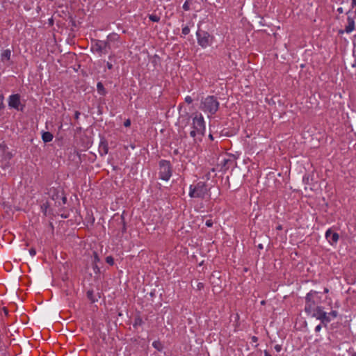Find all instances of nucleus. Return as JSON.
<instances>
[{
    "mask_svg": "<svg viewBox=\"0 0 356 356\" xmlns=\"http://www.w3.org/2000/svg\"><path fill=\"white\" fill-rule=\"evenodd\" d=\"M209 138H210L211 140H213V136H212V135H211V134H210V135H209Z\"/></svg>",
    "mask_w": 356,
    "mask_h": 356,
    "instance_id": "79ce46f5",
    "label": "nucleus"
},
{
    "mask_svg": "<svg viewBox=\"0 0 356 356\" xmlns=\"http://www.w3.org/2000/svg\"><path fill=\"white\" fill-rule=\"evenodd\" d=\"M185 102H186V103H188V104H191V103H192L193 99H192L191 97H190V96H186V97H185Z\"/></svg>",
    "mask_w": 356,
    "mask_h": 356,
    "instance_id": "b1692460",
    "label": "nucleus"
},
{
    "mask_svg": "<svg viewBox=\"0 0 356 356\" xmlns=\"http://www.w3.org/2000/svg\"><path fill=\"white\" fill-rule=\"evenodd\" d=\"M79 115H80V112H79V111H76V112H75V114H74V117H75V118H76V119H78V118H79Z\"/></svg>",
    "mask_w": 356,
    "mask_h": 356,
    "instance_id": "473e14b6",
    "label": "nucleus"
},
{
    "mask_svg": "<svg viewBox=\"0 0 356 356\" xmlns=\"http://www.w3.org/2000/svg\"><path fill=\"white\" fill-rule=\"evenodd\" d=\"M277 229H282V226L281 225H279L277 227Z\"/></svg>",
    "mask_w": 356,
    "mask_h": 356,
    "instance_id": "ea45409f",
    "label": "nucleus"
},
{
    "mask_svg": "<svg viewBox=\"0 0 356 356\" xmlns=\"http://www.w3.org/2000/svg\"><path fill=\"white\" fill-rule=\"evenodd\" d=\"M149 19L154 22H158L160 21V17L154 14L149 15Z\"/></svg>",
    "mask_w": 356,
    "mask_h": 356,
    "instance_id": "aec40b11",
    "label": "nucleus"
},
{
    "mask_svg": "<svg viewBox=\"0 0 356 356\" xmlns=\"http://www.w3.org/2000/svg\"><path fill=\"white\" fill-rule=\"evenodd\" d=\"M131 124V121L130 120H127L124 122V127H129Z\"/></svg>",
    "mask_w": 356,
    "mask_h": 356,
    "instance_id": "bb28decb",
    "label": "nucleus"
},
{
    "mask_svg": "<svg viewBox=\"0 0 356 356\" xmlns=\"http://www.w3.org/2000/svg\"><path fill=\"white\" fill-rule=\"evenodd\" d=\"M182 34H184V35H186L189 33L190 32V29L188 27V26H185L182 29Z\"/></svg>",
    "mask_w": 356,
    "mask_h": 356,
    "instance_id": "4be33fe9",
    "label": "nucleus"
},
{
    "mask_svg": "<svg viewBox=\"0 0 356 356\" xmlns=\"http://www.w3.org/2000/svg\"><path fill=\"white\" fill-rule=\"evenodd\" d=\"M3 95H0V104L3 105Z\"/></svg>",
    "mask_w": 356,
    "mask_h": 356,
    "instance_id": "f704fd0d",
    "label": "nucleus"
},
{
    "mask_svg": "<svg viewBox=\"0 0 356 356\" xmlns=\"http://www.w3.org/2000/svg\"><path fill=\"white\" fill-rule=\"evenodd\" d=\"M106 66H107L108 69H109V70L112 69V67H113V65L109 62H107Z\"/></svg>",
    "mask_w": 356,
    "mask_h": 356,
    "instance_id": "2f4dec72",
    "label": "nucleus"
},
{
    "mask_svg": "<svg viewBox=\"0 0 356 356\" xmlns=\"http://www.w3.org/2000/svg\"><path fill=\"white\" fill-rule=\"evenodd\" d=\"M20 104V97L19 95H12L9 97L8 106L16 109L19 108Z\"/></svg>",
    "mask_w": 356,
    "mask_h": 356,
    "instance_id": "1a4fd4ad",
    "label": "nucleus"
},
{
    "mask_svg": "<svg viewBox=\"0 0 356 356\" xmlns=\"http://www.w3.org/2000/svg\"><path fill=\"white\" fill-rule=\"evenodd\" d=\"M321 327H321V324H320V325H317V326H316V327H315V331H316V332H320V330H321Z\"/></svg>",
    "mask_w": 356,
    "mask_h": 356,
    "instance_id": "c756f323",
    "label": "nucleus"
},
{
    "mask_svg": "<svg viewBox=\"0 0 356 356\" xmlns=\"http://www.w3.org/2000/svg\"><path fill=\"white\" fill-rule=\"evenodd\" d=\"M183 8L184 10H190V6H189V3H188V1H186L183 5Z\"/></svg>",
    "mask_w": 356,
    "mask_h": 356,
    "instance_id": "5701e85b",
    "label": "nucleus"
},
{
    "mask_svg": "<svg viewBox=\"0 0 356 356\" xmlns=\"http://www.w3.org/2000/svg\"><path fill=\"white\" fill-rule=\"evenodd\" d=\"M110 48L108 42L96 40L92 44L91 51L98 54L99 56H102L103 54H106Z\"/></svg>",
    "mask_w": 356,
    "mask_h": 356,
    "instance_id": "39448f33",
    "label": "nucleus"
},
{
    "mask_svg": "<svg viewBox=\"0 0 356 356\" xmlns=\"http://www.w3.org/2000/svg\"><path fill=\"white\" fill-rule=\"evenodd\" d=\"M108 147L107 142L105 140H102L99 145V152L101 156H104L108 154Z\"/></svg>",
    "mask_w": 356,
    "mask_h": 356,
    "instance_id": "f8f14e48",
    "label": "nucleus"
},
{
    "mask_svg": "<svg viewBox=\"0 0 356 356\" xmlns=\"http://www.w3.org/2000/svg\"><path fill=\"white\" fill-rule=\"evenodd\" d=\"M205 225H206L207 227H211V226L213 225V222H212V220H207L206 221V222H205Z\"/></svg>",
    "mask_w": 356,
    "mask_h": 356,
    "instance_id": "a878e982",
    "label": "nucleus"
},
{
    "mask_svg": "<svg viewBox=\"0 0 356 356\" xmlns=\"http://www.w3.org/2000/svg\"><path fill=\"white\" fill-rule=\"evenodd\" d=\"M198 44L203 48H206L211 44L212 37L206 31L198 30L197 31Z\"/></svg>",
    "mask_w": 356,
    "mask_h": 356,
    "instance_id": "0eeeda50",
    "label": "nucleus"
},
{
    "mask_svg": "<svg viewBox=\"0 0 356 356\" xmlns=\"http://www.w3.org/2000/svg\"><path fill=\"white\" fill-rule=\"evenodd\" d=\"M351 5L353 7H356V0H351Z\"/></svg>",
    "mask_w": 356,
    "mask_h": 356,
    "instance_id": "72a5a7b5",
    "label": "nucleus"
},
{
    "mask_svg": "<svg viewBox=\"0 0 356 356\" xmlns=\"http://www.w3.org/2000/svg\"><path fill=\"white\" fill-rule=\"evenodd\" d=\"M317 292L316 291H310L308 293L306 296L305 300H306V305L305 310L306 312H307L308 307L311 306L313 308L316 307L314 298L316 296Z\"/></svg>",
    "mask_w": 356,
    "mask_h": 356,
    "instance_id": "6e6552de",
    "label": "nucleus"
},
{
    "mask_svg": "<svg viewBox=\"0 0 356 356\" xmlns=\"http://www.w3.org/2000/svg\"><path fill=\"white\" fill-rule=\"evenodd\" d=\"M353 67H356V62L355 63L353 64Z\"/></svg>",
    "mask_w": 356,
    "mask_h": 356,
    "instance_id": "a19ab883",
    "label": "nucleus"
},
{
    "mask_svg": "<svg viewBox=\"0 0 356 356\" xmlns=\"http://www.w3.org/2000/svg\"><path fill=\"white\" fill-rule=\"evenodd\" d=\"M258 248H259V249H263V248H264V247H263V245H262V244H259V245H258Z\"/></svg>",
    "mask_w": 356,
    "mask_h": 356,
    "instance_id": "4c0bfd02",
    "label": "nucleus"
},
{
    "mask_svg": "<svg viewBox=\"0 0 356 356\" xmlns=\"http://www.w3.org/2000/svg\"><path fill=\"white\" fill-rule=\"evenodd\" d=\"M60 195L58 194L56 195V198H58ZM67 198L65 196H60V201H58V206H62L66 203Z\"/></svg>",
    "mask_w": 356,
    "mask_h": 356,
    "instance_id": "a211bd4d",
    "label": "nucleus"
},
{
    "mask_svg": "<svg viewBox=\"0 0 356 356\" xmlns=\"http://www.w3.org/2000/svg\"><path fill=\"white\" fill-rule=\"evenodd\" d=\"M348 24L346 26L345 31L347 33H351L355 29V21L353 18L348 17L347 18Z\"/></svg>",
    "mask_w": 356,
    "mask_h": 356,
    "instance_id": "ddd939ff",
    "label": "nucleus"
},
{
    "mask_svg": "<svg viewBox=\"0 0 356 356\" xmlns=\"http://www.w3.org/2000/svg\"><path fill=\"white\" fill-rule=\"evenodd\" d=\"M160 345V343L157 341H154L153 342V346L157 349H159V346Z\"/></svg>",
    "mask_w": 356,
    "mask_h": 356,
    "instance_id": "7c9ffc66",
    "label": "nucleus"
},
{
    "mask_svg": "<svg viewBox=\"0 0 356 356\" xmlns=\"http://www.w3.org/2000/svg\"><path fill=\"white\" fill-rule=\"evenodd\" d=\"M159 167L160 178L163 180L168 181L172 175L170 162L165 160H162L160 161Z\"/></svg>",
    "mask_w": 356,
    "mask_h": 356,
    "instance_id": "423d86ee",
    "label": "nucleus"
},
{
    "mask_svg": "<svg viewBox=\"0 0 356 356\" xmlns=\"http://www.w3.org/2000/svg\"><path fill=\"white\" fill-rule=\"evenodd\" d=\"M205 122L204 118L201 114H196L193 118V123L190 136L194 138L195 141L201 140L204 135Z\"/></svg>",
    "mask_w": 356,
    "mask_h": 356,
    "instance_id": "f257e3e1",
    "label": "nucleus"
},
{
    "mask_svg": "<svg viewBox=\"0 0 356 356\" xmlns=\"http://www.w3.org/2000/svg\"><path fill=\"white\" fill-rule=\"evenodd\" d=\"M11 56V51L10 49H5L2 51L1 57L3 61L9 60Z\"/></svg>",
    "mask_w": 356,
    "mask_h": 356,
    "instance_id": "4468645a",
    "label": "nucleus"
},
{
    "mask_svg": "<svg viewBox=\"0 0 356 356\" xmlns=\"http://www.w3.org/2000/svg\"><path fill=\"white\" fill-rule=\"evenodd\" d=\"M197 287H198L199 289H200L201 287H202V283H198V284H197Z\"/></svg>",
    "mask_w": 356,
    "mask_h": 356,
    "instance_id": "e433bc0d",
    "label": "nucleus"
},
{
    "mask_svg": "<svg viewBox=\"0 0 356 356\" xmlns=\"http://www.w3.org/2000/svg\"><path fill=\"white\" fill-rule=\"evenodd\" d=\"M29 253L31 256H35L36 254L35 250L33 248L30 249Z\"/></svg>",
    "mask_w": 356,
    "mask_h": 356,
    "instance_id": "cd10ccee",
    "label": "nucleus"
},
{
    "mask_svg": "<svg viewBox=\"0 0 356 356\" xmlns=\"http://www.w3.org/2000/svg\"><path fill=\"white\" fill-rule=\"evenodd\" d=\"M307 313L309 315H311L312 317L320 320L321 323L325 325L329 323V319L327 317V312L323 311L321 307L316 306L313 308L312 307L309 306L308 307Z\"/></svg>",
    "mask_w": 356,
    "mask_h": 356,
    "instance_id": "7ed1b4c3",
    "label": "nucleus"
},
{
    "mask_svg": "<svg viewBox=\"0 0 356 356\" xmlns=\"http://www.w3.org/2000/svg\"><path fill=\"white\" fill-rule=\"evenodd\" d=\"M106 261L110 265H113L114 264V259L111 256H108L106 258Z\"/></svg>",
    "mask_w": 356,
    "mask_h": 356,
    "instance_id": "412c9836",
    "label": "nucleus"
},
{
    "mask_svg": "<svg viewBox=\"0 0 356 356\" xmlns=\"http://www.w3.org/2000/svg\"><path fill=\"white\" fill-rule=\"evenodd\" d=\"M257 338L255 337H253V341H255Z\"/></svg>",
    "mask_w": 356,
    "mask_h": 356,
    "instance_id": "37998d69",
    "label": "nucleus"
},
{
    "mask_svg": "<svg viewBox=\"0 0 356 356\" xmlns=\"http://www.w3.org/2000/svg\"><path fill=\"white\" fill-rule=\"evenodd\" d=\"M234 163V160L232 159H225L224 158L221 162V170H228L232 165H233Z\"/></svg>",
    "mask_w": 356,
    "mask_h": 356,
    "instance_id": "9b49d317",
    "label": "nucleus"
},
{
    "mask_svg": "<svg viewBox=\"0 0 356 356\" xmlns=\"http://www.w3.org/2000/svg\"><path fill=\"white\" fill-rule=\"evenodd\" d=\"M47 207H48L47 206V204H43V205L42 206V209H43L44 208L45 209H47Z\"/></svg>",
    "mask_w": 356,
    "mask_h": 356,
    "instance_id": "c9c22d12",
    "label": "nucleus"
},
{
    "mask_svg": "<svg viewBox=\"0 0 356 356\" xmlns=\"http://www.w3.org/2000/svg\"><path fill=\"white\" fill-rule=\"evenodd\" d=\"M265 356H271L267 351H265Z\"/></svg>",
    "mask_w": 356,
    "mask_h": 356,
    "instance_id": "58836bf2",
    "label": "nucleus"
},
{
    "mask_svg": "<svg viewBox=\"0 0 356 356\" xmlns=\"http://www.w3.org/2000/svg\"><path fill=\"white\" fill-rule=\"evenodd\" d=\"M274 348H275V350L277 352H278V353H279V352H280V351H281V350H282V346L277 344V345H275V346H274Z\"/></svg>",
    "mask_w": 356,
    "mask_h": 356,
    "instance_id": "393cba45",
    "label": "nucleus"
},
{
    "mask_svg": "<svg viewBox=\"0 0 356 356\" xmlns=\"http://www.w3.org/2000/svg\"><path fill=\"white\" fill-rule=\"evenodd\" d=\"M338 315V312L337 311H332L330 313H327V317L329 319V323L334 318H335Z\"/></svg>",
    "mask_w": 356,
    "mask_h": 356,
    "instance_id": "f3484780",
    "label": "nucleus"
},
{
    "mask_svg": "<svg viewBox=\"0 0 356 356\" xmlns=\"http://www.w3.org/2000/svg\"><path fill=\"white\" fill-rule=\"evenodd\" d=\"M325 238L330 243H337L339 240V234L336 232H332L330 229H328L325 232Z\"/></svg>",
    "mask_w": 356,
    "mask_h": 356,
    "instance_id": "9d476101",
    "label": "nucleus"
},
{
    "mask_svg": "<svg viewBox=\"0 0 356 356\" xmlns=\"http://www.w3.org/2000/svg\"><path fill=\"white\" fill-rule=\"evenodd\" d=\"M99 257L96 252H94V262L99 261Z\"/></svg>",
    "mask_w": 356,
    "mask_h": 356,
    "instance_id": "c85d7f7f",
    "label": "nucleus"
},
{
    "mask_svg": "<svg viewBox=\"0 0 356 356\" xmlns=\"http://www.w3.org/2000/svg\"><path fill=\"white\" fill-rule=\"evenodd\" d=\"M42 138L44 143H48L52 140L53 135L49 131H45L42 134Z\"/></svg>",
    "mask_w": 356,
    "mask_h": 356,
    "instance_id": "2eb2a0df",
    "label": "nucleus"
},
{
    "mask_svg": "<svg viewBox=\"0 0 356 356\" xmlns=\"http://www.w3.org/2000/svg\"><path fill=\"white\" fill-rule=\"evenodd\" d=\"M207 193V185L204 182H198L194 188L190 186L189 195L191 197L203 198Z\"/></svg>",
    "mask_w": 356,
    "mask_h": 356,
    "instance_id": "20e7f679",
    "label": "nucleus"
},
{
    "mask_svg": "<svg viewBox=\"0 0 356 356\" xmlns=\"http://www.w3.org/2000/svg\"><path fill=\"white\" fill-rule=\"evenodd\" d=\"M87 297H88V299H90L91 300L92 302H95L97 300V299L95 298V297H94V292H93V291H90V290L88 291V292H87Z\"/></svg>",
    "mask_w": 356,
    "mask_h": 356,
    "instance_id": "6ab92c4d",
    "label": "nucleus"
},
{
    "mask_svg": "<svg viewBox=\"0 0 356 356\" xmlns=\"http://www.w3.org/2000/svg\"><path fill=\"white\" fill-rule=\"evenodd\" d=\"M218 108L219 102L214 96H207L201 100L200 108L205 113L213 115L217 112Z\"/></svg>",
    "mask_w": 356,
    "mask_h": 356,
    "instance_id": "f03ea898",
    "label": "nucleus"
},
{
    "mask_svg": "<svg viewBox=\"0 0 356 356\" xmlns=\"http://www.w3.org/2000/svg\"><path fill=\"white\" fill-rule=\"evenodd\" d=\"M97 90L98 93L101 95H105L106 93V90L101 82L97 83Z\"/></svg>",
    "mask_w": 356,
    "mask_h": 356,
    "instance_id": "dca6fc26",
    "label": "nucleus"
}]
</instances>
